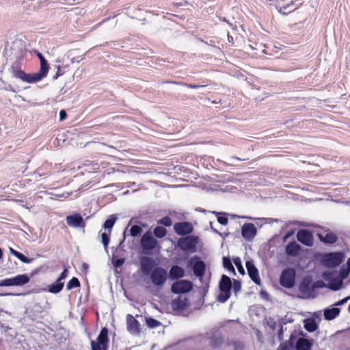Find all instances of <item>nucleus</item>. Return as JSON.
<instances>
[{"label": "nucleus", "mask_w": 350, "mask_h": 350, "mask_svg": "<svg viewBox=\"0 0 350 350\" xmlns=\"http://www.w3.org/2000/svg\"><path fill=\"white\" fill-rule=\"evenodd\" d=\"M187 306V299H182L178 297L173 299L171 302L172 308L176 312H180L186 309Z\"/></svg>", "instance_id": "nucleus-21"}, {"label": "nucleus", "mask_w": 350, "mask_h": 350, "mask_svg": "<svg viewBox=\"0 0 350 350\" xmlns=\"http://www.w3.org/2000/svg\"><path fill=\"white\" fill-rule=\"evenodd\" d=\"M157 223L159 224L163 225L166 227H170L172 224V221L170 217L165 216V217H163L162 219H159L157 221Z\"/></svg>", "instance_id": "nucleus-35"}, {"label": "nucleus", "mask_w": 350, "mask_h": 350, "mask_svg": "<svg viewBox=\"0 0 350 350\" xmlns=\"http://www.w3.org/2000/svg\"><path fill=\"white\" fill-rule=\"evenodd\" d=\"M206 270V265L205 263L200 260H198L196 261L193 265V271L194 275L199 278L200 280L202 279V278L204 275Z\"/></svg>", "instance_id": "nucleus-19"}, {"label": "nucleus", "mask_w": 350, "mask_h": 350, "mask_svg": "<svg viewBox=\"0 0 350 350\" xmlns=\"http://www.w3.org/2000/svg\"><path fill=\"white\" fill-rule=\"evenodd\" d=\"M301 250V246L295 241L289 242L285 248L286 254L290 256H297Z\"/></svg>", "instance_id": "nucleus-20"}, {"label": "nucleus", "mask_w": 350, "mask_h": 350, "mask_svg": "<svg viewBox=\"0 0 350 350\" xmlns=\"http://www.w3.org/2000/svg\"><path fill=\"white\" fill-rule=\"evenodd\" d=\"M223 266L225 269H228L230 271H232L234 274H235V269L231 262V260L228 257L223 258Z\"/></svg>", "instance_id": "nucleus-32"}, {"label": "nucleus", "mask_w": 350, "mask_h": 350, "mask_svg": "<svg viewBox=\"0 0 350 350\" xmlns=\"http://www.w3.org/2000/svg\"><path fill=\"white\" fill-rule=\"evenodd\" d=\"M289 5H290V4H286V5H283V6L280 7V8L279 9V12L284 15H286L288 13L291 12V11H288V12L286 11V10L289 7Z\"/></svg>", "instance_id": "nucleus-43"}, {"label": "nucleus", "mask_w": 350, "mask_h": 350, "mask_svg": "<svg viewBox=\"0 0 350 350\" xmlns=\"http://www.w3.org/2000/svg\"><path fill=\"white\" fill-rule=\"evenodd\" d=\"M10 253H11L12 255H14L15 257H16L17 254L19 252H18V251H16V250H14V249H13V248H12V247H10Z\"/></svg>", "instance_id": "nucleus-51"}, {"label": "nucleus", "mask_w": 350, "mask_h": 350, "mask_svg": "<svg viewBox=\"0 0 350 350\" xmlns=\"http://www.w3.org/2000/svg\"><path fill=\"white\" fill-rule=\"evenodd\" d=\"M64 285V282H62L57 280L55 283H53L48 286L49 291L54 294L58 293L62 290Z\"/></svg>", "instance_id": "nucleus-27"}, {"label": "nucleus", "mask_w": 350, "mask_h": 350, "mask_svg": "<svg viewBox=\"0 0 350 350\" xmlns=\"http://www.w3.org/2000/svg\"><path fill=\"white\" fill-rule=\"evenodd\" d=\"M83 165L85 167H89V169H85V171L90 172L91 170H96L99 169V166H98V163H93V162H90L88 164L85 163V164H83Z\"/></svg>", "instance_id": "nucleus-39"}, {"label": "nucleus", "mask_w": 350, "mask_h": 350, "mask_svg": "<svg viewBox=\"0 0 350 350\" xmlns=\"http://www.w3.org/2000/svg\"><path fill=\"white\" fill-rule=\"evenodd\" d=\"M101 239L103 245L107 248L109 242V235L106 232H103L101 234Z\"/></svg>", "instance_id": "nucleus-41"}, {"label": "nucleus", "mask_w": 350, "mask_h": 350, "mask_svg": "<svg viewBox=\"0 0 350 350\" xmlns=\"http://www.w3.org/2000/svg\"><path fill=\"white\" fill-rule=\"evenodd\" d=\"M304 325L306 330L309 332H313L318 329V325L314 319L309 318L304 321Z\"/></svg>", "instance_id": "nucleus-26"}, {"label": "nucleus", "mask_w": 350, "mask_h": 350, "mask_svg": "<svg viewBox=\"0 0 350 350\" xmlns=\"http://www.w3.org/2000/svg\"><path fill=\"white\" fill-rule=\"evenodd\" d=\"M257 233V230L252 223H246L242 226L241 234L242 237L248 241L254 239Z\"/></svg>", "instance_id": "nucleus-15"}, {"label": "nucleus", "mask_w": 350, "mask_h": 350, "mask_svg": "<svg viewBox=\"0 0 350 350\" xmlns=\"http://www.w3.org/2000/svg\"><path fill=\"white\" fill-rule=\"evenodd\" d=\"M109 342L108 329L106 327H103L96 340L91 341L92 350H108Z\"/></svg>", "instance_id": "nucleus-2"}, {"label": "nucleus", "mask_w": 350, "mask_h": 350, "mask_svg": "<svg viewBox=\"0 0 350 350\" xmlns=\"http://www.w3.org/2000/svg\"><path fill=\"white\" fill-rule=\"evenodd\" d=\"M146 324L150 328H155L161 325V322L150 317L146 319Z\"/></svg>", "instance_id": "nucleus-34"}, {"label": "nucleus", "mask_w": 350, "mask_h": 350, "mask_svg": "<svg viewBox=\"0 0 350 350\" xmlns=\"http://www.w3.org/2000/svg\"><path fill=\"white\" fill-rule=\"evenodd\" d=\"M217 221L221 225H226L228 222V219L226 217L219 216L217 217Z\"/></svg>", "instance_id": "nucleus-42"}, {"label": "nucleus", "mask_w": 350, "mask_h": 350, "mask_svg": "<svg viewBox=\"0 0 350 350\" xmlns=\"http://www.w3.org/2000/svg\"><path fill=\"white\" fill-rule=\"evenodd\" d=\"M142 230H142V227H140V226H139L137 225H134L130 229V234L133 237H137V236L140 235V234L142 233Z\"/></svg>", "instance_id": "nucleus-33"}, {"label": "nucleus", "mask_w": 350, "mask_h": 350, "mask_svg": "<svg viewBox=\"0 0 350 350\" xmlns=\"http://www.w3.org/2000/svg\"><path fill=\"white\" fill-rule=\"evenodd\" d=\"M167 230L163 227V226H157L154 229V235L157 237V238H159V239H162L164 237H165V235L167 234Z\"/></svg>", "instance_id": "nucleus-29"}, {"label": "nucleus", "mask_w": 350, "mask_h": 350, "mask_svg": "<svg viewBox=\"0 0 350 350\" xmlns=\"http://www.w3.org/2000/svg\"><path fill=\"white\" fill-rule=\"evenodd\" d=\"M290 4L293 5L294 4L293 1H291Z\"/></svg>", "instance_id": "nucleus-56"}, {"label": "nucleus", "mask_w": 350, "mask_h": 350, "mask_svg": "<svg viewBox=\"0 0 350 350\" xmlns=\"http://www.w3.org/2000/svg\"><path fill=\"white\" fill-rule=\"evenodd\" d=\"M297 240L306 246H312L314 243V237L310 231L306 229L299 230L297 233Z\"/></svg>", "instance_id": "nucleus-13"}, {"label": "nucleus", "mask_w": 350, "mask_h": 350, "mask_svg": "<svg viewBox=\"0 0 350 350\" xmlns=\"http://www.w3.org/2000/svg\"><path fill=\"white\" fill-rule=\"evenodd\" d=\"M280 284L286 288L293 287L295 284V270L293 268L284 269L280 277Z\"/></svg>", "instance_id": "nucleus-5"}, {"label": "nucleus", "mask_w": 350, "mask_h": 350, "mask_svg": "<svg viewBox=\"0 0 350 350\" xmlns=\"http://www.w3.org/2000/svg\"><path fill=\"white\" fill-rule=\"evenodd\" d=\"M117 220V217L114 215H111L108 219L105 220V221L103 224V227L105 229L108 230L109 233L110 234L111 232V229L113 226H114L116 221Z\"/></svg>", "instance_id": "nucleus-28"}, {"label": "nucleus", "mask_w": 350, "mask_h": 350, "mask_svg": "<svg viewBox=\"0 0 350 350\" xmlns=\"http://www.w3.org/2000/svg\"><path fill=\"white\" fill-rule=\"evenodd\" d=\"M81 286L80 282L78 278L73 277L72 278L66 285L67 290H70L73 288H78Z\"/></svg>", "instance_id": "nucleus-30"}, {"label": "nucleus", "mask_w": 350, "mask_h": 350, "mask_svg": "<svg viewBox=\"0 0 350 350\" xmlns=\"http://www.w3.org/2000/svg\"><path fill=\"white\" fill-rule=\"evenodd\" d=\"M312 343L308 339L300 338L296 343L297 350H311Z\"/></svg>", "instance_id": "nucleus-23"}, {"label": "nucleus", "mask_w": 350, "mask_h": 350, "mask_svg": "<svg viewBox=\"0 0 350 350\" xmlns=\"http://www.w3.org/2000/svg\"><path fill=\"white\" fill-rule=\"evenodd\" d=\"M349 269H350V268L342 269L340 270V276H341L342 279L345 278L348 275Z\"/></svg>", "instance_id": "nucleus-45"}, {"label": "nucleus", "mask_w": 350, "mask_h": 350, "mask_svg": "<svg viewBox=\"0 0 350 350\" xmlns=\"http://www.w3.org/2000/svg\"><path fill=\"white\" fill-rule=\"evenodd\" d=\"M233 261H234V265L237 267L239 272L242 275L245 274V270H244L243 267L242 266L241 261L240 258L238 257L235 258H234Z\"/></svg>", "instance_id": "nucleus-36"}, {"label": "nucleus", "mask_w": 350, "mask_h": 350, "mask_svg": "<svg viewBox=\"0 0 350 350\" xmlns=\"http://www.w3.org/2000/svg\"><path fill=\"white\" fill-rule=\"evenodd\" d=\"M124 262V260L123 258L118 259L116 260V267H120V266L122 265Z\"/></svg>", "instance_id": "nucleus-50"}, {"label": "nucleus", "mask_w": 350, "mask_h": 350, "mask_svg": "<svg viewBox=\"0 0 350 350\" xmlns=\"http://www.w3.org/2000/svg\"><path fill=\"white\" fill-rule=\"evenodd\" d=\"M348 311H349V312L350 313V304H349V307H348Z\"/></svg>", "instance_id": "nucleus-55"}, {"label": "nucleus", "mask_w": 350, "mask_h": 350, "mask_svg": "<svg viewBox=\"0 0 350 350\" xmlns=\"http://www.w3.org/2000/svg\"><path fill=\"white\" fill-rule=\"evenodd\" d=\"M293 345V342L290 340L286 341L280 345L279 347L278 348V350H290Z\"/></svg>", "instance_id": "nucleus-37"}, {"label": "nucleus", "mask_w": 350, "mask_h": 350, "mask_svg": "<svg viewBox=\"0 0 350 350\" xmlns=\"http://www.w3.org/2000/svg\"><path fill=\"white\" fill-rule=\"evenodd\" d=\"M185 275V270L178 265H173L169 271V277L171 280H178Z\"/></svg>", "instance_id": "nucleus-22"}, {"label": "nucleus", "mask_w": 350, "mask_h": 350, "mask_svg": "<svg viewBox=\"0 0 350 350\" xmlns=\"http://www.w3.org/2000/svg\"><path fill=\"white\" fill-rule=\"evenodd\" d=\"M340 312L338 308H327L324 310V318L326 320L331 321L336 318Z\"/></svg>", "instance_id": "nucleus-24"}, {"label": "nucleus", "mask_w": 350, "mask_h": 350, "mask_svg": "<svg viewBox=\"0 0 350 350\" xmlns=\"http://www.w3.org/2000/svg\"><path fill=\"white\" fill-rule=\"evenodd\" d=\"M61 70H62L61 68H60L59 66H58L57 71V72H56L55 75V76H54V77H53L54 79H57L59 76L62 75V73L61 72Z\"/></svg>", "instance_id": "nucleus-49"}, {"label": "nucleus", "mask_w": 350, "mask_h": 350, "mask_svg": "<svg viewBox=\"0 0 350 350\" xmlns=\"http://www.w3.org/2000/svg\"><path fill=\"white\" fill-rule=\"evenodd\" d=\"M246 268L251 280L256 284L259 285L260 284V278L259 277L258 270L254 266V263L252 261H247Z\"/></svg>", "instance_id": "nucleus-18"}, {"label": "nucleus", "mask_w": 350, "mask_h": 350, "mask_svg": "<svg viewBox=\"0 0 350 350\" xmlns=\"http://www.w3.org/2000/svg\"><path fill=\"white\" fill-rule=\"evenodd\" d=\"M278 339L279 340H283V327L281 326L278 331Z\"/></svg>", "instance_id": "nucleus-48"}, {"label": "nucleus", "mask_w": 350, "mask_h": 350, "mask_svg": "<svg viewBox=\"0 0 350 350\" xmlns=\"http://www.w3.org/2000/svg\"><path fill=\"white\" fill-rule=\"evenodd\" d=\"M192 288L193 284L191 282L186 280H181L173 283L171 290L174 293L180 294L188 293Z\"/></svg>", "instance_id": "nucleus-10"}, {"label": "nucleus", "mask_w": 350, "mask_h": 350, "mask_svg": "<svg viewBox=\"0 0 350 350\" xmlns=\"http://www.w3.org/2000/svg\"><path fill=\"white\" fill-rule=\"evenodd\" d=\"M349 299H350V296L349 297H347L340 301H338V302H336L334 305L335 306H341V305H343L344 304H345Z\"/></svg>", "instance_id": "nucleus-46"}, {"label": "nucleus", "mask_w": 350, "mask_h": 350, "mask_svg": "<svg viewBox=\"0 0 350 350\" xmlns=\"http://www.w3.org/2000/svg\"><path fill=\"white\" fill-rule=\"evenodd\" d=\"M126 327L128 332L133 335H138L141 332V325L134 317L128 314L126 315Z\"/></svg>", "instance_id": "nucleus-12"}, {"label": "nucleus", "mask_w": 350, "mask_h": 350, "mask_svg": "<svg viewBox=\"0 0 350 350\" xmlns=\"http://www.w3.org/2000/svg\"><path fill=\"white\" fill-rule=\"evenodd\" d=\"M219 286L220 293L218 297V300L220 302L224 303L230 297V290L232 288V282L230 278L226 275H223L221 276Z\"/></svg>", "instance_id": "nucleus-3"}, {"label": "nucleus", "mask_w": 350, "mask_h": 350, "mask_svg": "<svg viewBox=\"0 0 350 350\" xmlns=\"http://www.w3.org/2000/svg\"><path fill=\"white\" fill-rule=\"evenodd\" d=\"M165 83H174V84H176V85H183V86H185L188 88H191V89H198L200 87H204V85H195V84H190V83H183V82H178V81H165Z\"/></svg>", "instance_id": "nucleus-31"}, {"label": "nucleus", "mask_w": 350, "mask_h": 350, "mask_svg": "<svg viewBox=\"0 0 350 350\" xmlns=\"http://www.w3.org/2000/svg\"><path fill=\"white\" fill-rule=\"evenodd\" d=\"M350 258H349V260H347V262L349 263Z\"/></svg>", "instance_id": "nucleus-58"}, {"label": "nucleus", "mask_w": 350, "mask_h": 350, "mask_svg": "<svg viewBox=\"0 0 350 350\" xmlns=\"http://www.w3.org/2000/svg\"><path fill=\"white\" fill-rule=\"evenodd\" d=\"M16 258L19 259L21 261L25 263H29L31 262L32 259L29 258L27 256H24L22 253L18 252L17 254Z\"/></svg>", "instance_id": "nucleus-40"}, {"label": "nucleus", "mask_w": 350, "mask_h": 350, "mask_svg": "<svg viewBox=\"0 0 350 350\" xmlns=\"http://www.w3.org/2000/svg\"><path fill=\"white\" fill-rule=\"evenodd\" d=\"M68 276V269L67 268H64L59 278H57L58 281H60L65 279Z\"/></svg>", "instance_id": "nucleus-44"}, {"label": "nucleus", "mask_w": 350, "mask_h": 350, "mask_svg": "<svg viewBox=\"0 0 350 350\" xmlns=\"http://www.w3.org/2000/svg\"><path fill=\"white\" fill-rule=\"evenodd\" d=\"M198 242V237L187 236L180 238L177 241V245L183 251L195 252Z\"/></svg>", "instance_id": "nucleus-7"}, {"label": "nucleus", "mask_w": 350, "mask_h": 350, "mask_svg": "<svg viewBox=\"0 0 350 350\" xmlns=\"http://www.w3.org/2000/svg\"><path fill=\"white\" fill-rule=\"evenodd\" d=\"M345 255L341 252H330L323 256V261L328 267H335L341 264Z\"/></svg>", "instance_id": "nucleus-9"}, {"label": "nucleus", "mask_w": 350, "mask_h": 350, "mask_svg": "<svg viewBox=\"0 0 350 350\" xmlns=\"http://www.w3.org/2000/svg\"><path fill=\"white\" fill-rule=\"evenodd\" d=\"M318 236L319 239L325 243L332 244L336 243L338 240L336 234L332 232L327 233L325 236H323L321 234H319Z\"/></svg>", "instance_id": "nucleus-25"}, {"label": "nucleus", "mask_w": 350, "mask_h": 350, "mask_svg": "<svg viewBox=\"0 0 350 350\" xmlns=\"http://www.w3.org/2000/svg\"><path fill=\"white\" fill-rule=\"evenodd\" d=\"M167 278V272L163 267H156L154 268L150 274V280L152 283L157 286H163Z\"/></svg>", "instance_id": "nucleus-6"}, {"label": "nucleus", "mask_w": 350, "mask_h": 350, "mask_svg": "<svg viewBox=\"0 0 350 350\" xmlns=\"http://www.w3.org/2000/svg\"><path fill=\"white\" fill-rule=\"evenodd\" d=\"M293 234V232H288L284 237V240H286Z\"/></svg>", "instance_id": "nucleus-52"}, {"label": "nucleus", "mask_w": 350, "mask_h": 350, "mask_svg": "<svg viewBox=\"0 0 350 350\" xmlns=\"http://www.w3.org/2000/svg\"><path fill=\"white\" fill-rule=\"evenodd\" d=\"M141 245L145 254H150L152 250L159 247V241L152 236V232L148 230L142 237Z\"/></svg>", "instance_id": "nucleus-4"}, {"label": "nucleus", "mask_w": 350, "mask_h": 350, "mask_svg": "<svg viewBox=\"0 0 350 350\" xmlns=\"http://www.w3.org/2000/svg\"><path fill=\"white\" fill-rule=\"evenodd\" d=\"M174 230L177 234L185 236L193 232V227L190 222L183 221L176 223L174 226Z\"/></svg>", "instance_id": "nucleus-14"}, {"label": "nucleus", "mask_w": 350, "mask_h": 350, "mask_svg": "<svg viewBox=\"0 0 350 350\" xmlns=\"http://www.w3.org/2000/svg\"><path fill=\"white\" fill-rule=\"evenodd\" d=\"M27 274H20L14 278H6L0 281V286H23L29 282Z\"/></svg>", "instance_id": "nucleus-8"}, {"label": "nucleus", "mask_w": 350, "mask_h": 350, "mask_svg": "<svg viewBox=\"0 0 350 350\" xmlns=\"http://www.w3.org/2000/svg\"><path fill=\"white\" fill-rule=\"evenodd\" d=\"M36 53L40 59V68L39 72L34 74L38 81H40L47 76L49 70V66L48 64L47 60L44 58L41 53L36 51Z\"/></svg>", "instance_id": "nucleus-11"}, {"label": "nucleus", "mask_w": 350, "mask_h": 350, "mask_svg": "<svg viewBox=\"0 0 350 350\" xmlns=\"http://www.w3.org/2000/svg\"><path fill=\"white\" fill-rule=\"evenodd\" d=\"M232 288L235 293H238L241 289V283L240 281L234 280Z\"/></svg>", "instance_id": "nucleus-38"}, {"label": "nucleus", "mask_w": 350, "mask_h": 350, "mask_svg": "<svg viewBox=\"0 0 350 350\" xmlns=\"http://www.w3.org/2000/svg\"><path fill=\"white\" fill-rule=\"evenodd\" d=\"M67 117V113L65 110H61L59 112V120L62 121Z\"/></svg>", "instance_id": "nucleus-47"}, {"label": "nucleus", "mask_w": 350, "mask_h": 350, "mask_svg": "<svg viewBox=\"0 0 350 350\" xmlns=\"http://www.w3.org/2000/svg\"><path fill=\"white\" fill-rule=\"evenodd\" d=\"M10 72L12 75L23 81L34 83L38 82L34 73L27 74L21 69V64L18 62H14L10 67Z\"/></svg>", "instance_id": "nucleus-1"}, {"label": "nucleus", "mask_w": 350, "mask_h": 350, "mask_svg": "<svg viewBox=\"0 0 350 350\" xmlns=\"http://www.w3.org/2000/svg\"><path fill=\"white\" fill-rule=\"evenodd\" d=\"M350 258H349V260H347V262L349 263Z\"/></svg>", "instance_id": "nucleus-57"}, {"label": "nucleus", "mask_w": 350, "mask_h": 350, "mask_svg": "<svg viewBox=\"0 0 350 350\" xmlns=\"http://www.w3.org/2000/svg\"><path fill=\"white\" fill-rule=\"evenodd\" d=\"M154 265V260L150 257L142 256L140 258V268L145 274H150Z\"/></svg>", "instance_id": "nucleus-17"}, {"label": "nucleus", "mask_w": 350, "mask_h": 350, "mask_svg": "<svg viewBox=\"0 0 350 350\" xmlns=\"http://www.w3.org/2000/svg\"><path fill=\"white\" fill-rule=\"evenodd\" d=\"M341 285H342V282H339V284H338L337 286H336L335 287H332V289H334V290H338V289H339V288H340V287L341 286Z\"/></svg>", "instance_id": "nucleus-53"}, {"label": "nucleus", "mask_w": 350, "mask_h": 350, "mask_svg": "<svg viewBox=\"0 0 350 350\" xmlns=\"http://www.w3.org/2000/svg\"><path fill=\"white\" fill-rule=\"evenodd\" d=\"M66 223L69 226L74 228H84L85 226L83 217L78 213L67 216Z\"/></svg>", "instance_id": "nucleus-16"}, {"label": "nucleus", "mask_w": 350, "mask_h": 350, "mask_svg": "<svg viewBox=\"0 0 350 350\" xmlns=\"http://www.w3.org/2000/svg\"><path fill=\"white\" fill-rule=\"evenodd\" d=\"M83 267L85 269H88V265H87V264H85V263H84V264L83 265Z\"/></svg>", "instance_id": "nucleus-54"}]
</instances>
